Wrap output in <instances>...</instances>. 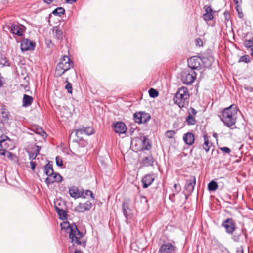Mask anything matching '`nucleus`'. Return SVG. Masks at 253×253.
Masks as SVG:
<instances>
[{
    "mask_svg": "<svg viewBox=\"0 0 253 253\" xmlns=\"http://www.w3.org/2000/svg\"><path fill=\"white\" fill-rule=\"evenodd\" d=\"M61 229L69 230V237L73 245H82L84 247L86 246V242H82L81 240L83 237V233L80 232L75 224H70L67 221L63 222L60 224Z\"/></svg>",
    "mask_w": 253,
    "mask_h": 253,
    "instance_id": "1",
    "label": "nucleus"
},
{
    "mask_svg": "<svg viewBox=\"0 0 253 253\" xmlns=\"http://www.w3.org/2000/svg\"><path fill=\"white\" fill-rule=\"evenodd\" d=\"M237 112L236 106L235 104H232L229 107L224 109L221 119L226 125L230 127L236 122Z\"/></svg>",
    "mask_w": 253,
    "mask_h": 253,
    "instance_id": "2",
    "label": "nucleus"
},
{
    "mask_svg": "<svg viewBox=\"0 0 253 253\" xmlns=\"http://www.w3.org/2000/svg\"><path fill=\"white\" fill-rule=\"evenodd\" d=\"M189 94L188 89L185 87L180 88L175 94L173 101L180 108L188 104Z\"/></svg>",
    "mask_w": 253,
    "mask_h": 253,
    "instance_id": "3",
    "label": "nucleus"
},
{
    "mask_svg": "<svg viewBox=\"0 0 253 253\" xmlns=\"http://www.w3.org/2000/svg\"><path fill=\"white\" fill-rule=\"evenodd\" d=\"M73 66V63L69 57L64 56L56 68L55 74L57 76H61Z\"/></svg>",
    "mask_w": 253,
    "mask_h": 253,
    "instance_id": "4",
    "label": "nucleus"
},
{
    "mask_svg": "<svg viewBox=\"0 0 253 253\" xmlns=\"http://www.w3.org/2000/svg\"><path fill=\"white\" fill-rule=\"evenodd\" d=\"M196 78V73L194 71H191L190 72L185 71L182 73L181 80L184 84H190L194 81Z\"/></svg>",
    "mask_w": 253,
    "mask_h": 253,
    "instance_id": "5",
    "label": "nucleus"
},
{
    "mask_svg": "<svg viewBox=\"0 0 253 253\" xmlns=\"http://www.w3.org/2000/svg\"><path fill=\"white\" fill-rule=\"evenodd\" d=\"M202 59L197 57L194 56L188 59V65L191 69L199 70L201 69V62Z\"/></svg>",
    "mask_w": 253,
    "mask_h": 253,
    "instance_id": "6",
    "label": "nucleus"
},
{
    "mask_svg": "<svg viewBox=\"0 0 253 253\" xmlns=\"http://www.w3.org/2000/svg\"><path fill=\"white\" fill-rule=\"evenodd\" d=\"M222 225L226 229V232L230 234H232L236 228L235 223L231 218H227L223 222Z\"/></svg>",
    "mask_w": 253,
    "mask_h": 253,
    "instance_id": "7",
    "label": "nucleus"
},
{
    "mask_svg": "<svg viewBox=\"0 0 253 253\" xmlns=\"http://www.w3.org/2000/svg\"><path fill=\"white\" fill-rule=\"evenodd\" d=\"M176 248L170 243L163 244L159 248V253H175Z\"/></svg>",
    "mask_w": 253,
    "mask_h": 253,
    "instance_id": "8",
    "label": "nucleus"
},
{
    "mask_svg": "<svg viewBox=\"0 0 253 253\" xmlns=\"http://www.w3.org/2000/svg\"><path fill=\"white\" fill-rule=\"evenodd\" d=\"M196 185V178L195 176H192L188 179L186 181L185 185V190L189 194L191 193Z\"/></svg>",
    "mask_w": 253,
    "mask_h": 253,
    "instance_id": "9",
    "label": "nucleus"
},
{
    "mask_svg": "<svg viewBox=\"0 0 253 253\" xmlns=\"http://www.w3.org/2000/svg\"><path fill=\"white\" fill-rule=\"evenodd\" d=\"M92 207V204L89 201L85 203H80L75 208V211L78 212H84L90 210Z\"/></svg>",
    "mask_w": 253,
    "mask_h": 253,
    "instance_id": "10",
    "label": "nucleus"
},
{
    "mask_svg": "<svg viewBox=\"0 0 253 253\" xmlns=\"http://www.w3.org/2000/svg\"><path fill=\"white\" fill-rule=\"evenodd\" d=\"M113 129L116 133L119 134L125 133L127 130L125 124L122 122H117L113 124Z\"/></svg>",
    "mask_w": 253,
    "mask_h": 253,
    "instance_id": "11",
    "label": "nucleus"
},
{
    "mask_svg": "<svg viewBox=\"0 0 253 253\" xmlns=\"http://www.w3.org/2000/svg\"><path fill=\"white\" fill-rule=\"evenodd\" d=\"M145 143H130V148L132 151L138 152L143 150H149L151 145L150 143H147V145L144 146Z\"/></svg>",
    "mask_w": 253,
    "mask_h": 253,
    "instance_id": "12",
    "label": "nucleus"
},
{
    "mask_svg": "<svg viewBox=\"0 0 253 253\" xmlns=\"http://www.w3.org/2000/svg\"><path fill=\"white\" fill-rule=\"evenodd\" d=\"M62 180V177L59 173L55 172L53 174L47 177L45 180L47 185H50L54 182H60Z\"/></svg>",
    "mask_w": 253,
    "mask_h": 253,
    "instance_id": "13",
    "label": "nucleus"
},
{
    "mask_svg": "<svg viewBox=\"0 0 253 253\" xmlns=\"http://www.w3.org/2000/svg\"><path fill=\"white\" fill-rule=\"evenodd\" d=\"M34 43L28 39H24L21 43V49L22 51L33 50Z\"/></svg>",
    "mask_w": 253,
    "mask_h": 253,
    "instance_id": "14",
    "label": "nucleus"
},
{
    "mask_svg": "<svg viewBox=\"0 0 253 253\" xmlns=\"http://www.w3.org/2000/svg\"><path fill=\"white\" fill-rule=\"evenodd\" d=\"M205 9V13L203 15V19L206 21H210L213 19L214 18V11L211 8V6H205L204 7Z\"/></svg>",
    "mask_w": 253,
    "mask_h": 253,
    "instance_id": "15",
    "label": "nucleus"
},
{
    "mask_svg": "<svg viewBox=\"0 0 253 253\" xmlns=\"http://www.w3.org/2000/svg\"><path fill=\"white\" fill-rule=\"evenodd\" d=\"M24 26L22 25L12 24L10 27V30L11 33L13 34L16 35L18 36H21L24 31Z\"/></svg>",
    "mask_w": 253,
    "mask_h": 253,
    "instance_id": "16",
    "label": "nucleus"
},
{
    "mask_svg": "<svg viewBox=\"0 0 253 253\" xmlns=\"http://www.w3.org/2000/svg\"><path fill=\"white\" fill-rule=\"evenodd\" d=\"M155 179V177L153 174H147L145 175L142 179L143 183V187L147 188L150 186Z\"/></svg>",
    "mask_w": 253,
    "mask_h": 253,
    "instance_id": "17",
    "label": "nucleus"
},
{
    "mask_svg": "<svg viewBox=\"0 0 253 253\" xmlns=\"http://www.w3.org/2000/svg\"><path fill=\"white\" fill-rule=\"evenodd\" d=\"M93 133V128L91 127H83L79 129H76V134H85L86 135H90Z\"/></svg>",
    "mask_w": 253,
    "mask_h": 253,
    "instance_id": "18",
    "label": "nucleus"
},
{
    "mask_svg": "<svg viewBox=\"0 0 253 253\" xmlns=\"http://www.w3.org/2000/svg\"><path fill=\"white\" fill-rule=\"evenodd\" d=\"M153 163L154 158L151 155L145 157L140 161V164L142 167L152 166L153 165Z\"/></svg>",
    "mask_w": 253,
    "mask_h": 253,
    "instance_id": "19",
    "label": "nucleus"
},
{
    "mask_svg": "<svg viewBox=\"0 0 253 253\" xmlns=\"http://www.w3.org/2000/svg\"><path fill=\"white\" fill-rule=\"evenodd\" d=\"M32 149L33 150V152L30 151H27L29 159L31 160H33L36 159L37 155L39 154L41 150V147L35 145Z\"/></svg>",
    "mask_w": 253,
    "mask_h": 253,
    "instance_id": "20",
    "label": "nucleus"
},
{
    "mask_svg": "<svg viewBox=\"0 0 253 253\" xmlns=\"http://www.w3.org/2000/svg\"><path fill=\"white\" fill-rule=\"evenodd\" d=\"M122 210L124 216L126 219H128L130 214V209L129 208V203L124 202L122 204Z\"/></svg>",
    "mask_w": 253,
    "mask_h": 253,
    "instance_id": "21",
    "label": "nucleus"
},
{
    "mask_svg": "<svg viewBox=\"0 0 253 253\" xmlns=\"http://www.w3.org/2000/svg\"><path fill=\"white\" fill-rule=\"evenodd\" d=\"M10 116L9 112L5 109H2V111L0 113V120L1 123L5 124L8 122Z\"/></svg>",
    "mask_w": 253,
    "mask_h": 253,
    "instance_id": "22",
    "label": "nucleus"
},
{
    "mask_svg": "<svg viewBox=\"0 0 253 253\" xmlns=\"http://www.w3.org/2000/svg\"><path fill=\"white\" fill-rule=\"evenodd\" d=\"M31 129L34 133L41 136L43 139L46 138V134L41 127L36 126H32Z\"/></svg>",
    "mask_w": 253,
    "mask_h": 253,
    "instance_id": "23",
    "label": "nucleus"
},
{
    "mask_svg": "<svg viewBox=\"0 0 253 253\" xmlns=\"http://www.w3.org/2000/svg\"><path fill=\"white\" fill-rule=\"evenodd\" d=\"M55 208L56 211L57 212L58 215L59 216L60 219L63 220L67 219V213L66 211L59 208L56 205L55 206Z\"/></svg>",
    "mask_w": 253,
    "mask_h": 253,
    "instance_id": "24",
    "label": "nucleus"
},
{
    "mask_svg": "<svg viewBox=\"0 0 253 253\" xmlns=\"http://www.w3.org/2000/svg\"><path fill=\"white\" fill-rule=\"evenodd\" d=\"M33 98L32 96L24 94L23 98V106L24 107L29 106L33 102Z\"/></svg>",
    "mask_w": 253,
    "mask_h": 253,
    "instance_id": "25",
    "label": "nucleus"
},
{
    "mask_svg": "<svg viewBox=\"0 0 253 253\" xmlns=\"http://www.w3.org/2000/svg\"><path fill=\"white\" fill-rule=\"evenodd\" d=\"M83 134H76V130L75 131H73L71 135L70 136V140L72 138H74L75 137H77L76 139L73 138L72 140L73 142H78L79 141H80L81 140H84L83 138Z\"/></svg>",
    "mask_w": 253,
    "mask_h": 253,
    "instance_id": "26",
    "label": "nucleus"
},
{
    "mask_svg": "<svg viewBox=\"0 0 253 253\" xmlns=\"http://www.w3.org/2000/svg\"><path fill=\"white\" fill-rule=\"evenodd\" d=\"M183 140L184 142H194V135L192 133H187L184 135Z\"/></svg>",
    "mask_w": 253,
    "mask_h": 253,
    "instance_id": "27",
    "label": "nucleus"
},
{
    "mask_svg": "<svg viewBox=\"0 0 253 253\" xmlns=\"http://www.w3.org/2000/svg\"><path fill=\"white\" fill-rule=\"evenodd\" d=\"M44 172L48 176V177L55 173L54 172L53 167L51 164L48 163L45 165L44 167Z\"/></svg>",
    "mask_w": 253,
    "mask_h": 253,
    "instance_id": "28",
    "label": "nucleus"
},
{
    "mask_svg": "<svg viewBox=\"0 0 253 253\" xmlns=\"http://www.w3.org/2000/svg\"><path fill=\"white\" fill-rule=\"evenodd\" d=\"M53 33L57 39H60L62 38L63 32L58 27L56 26L53 28Z\"/></svg>",
    "mask_w": 253,
    "mask_h": 253,
    "instance_id": "29",
    "label": "nucleus"
},
{
    "mask_svg": "<svg viewBox=\"0 0 253 253\" xmlns=\"http://www.w3.org/2000/svg\"><path fill=\"white\" fill-rule=\"evenodd\" d=\"M143 112H140L138 113H136L134 114V120L136 123H142V115Z\"/></svg>",
    "mask_w": 253,
    "mask_h": 253,
    "instance_id": "30",
    "label": "nucleus"
},
{
    "mask_svg": "<svg viewBox=\"0 0 253 253\" xmlns=\"http://www.w3.org/2000/svg\"><path fill=\"white\" fill-rule=\"evenodd\" d=\"M70 195L72 197H78L79 196L78 189L75 187L69 189Z\"/></svg>",
    "mask_w": 253,
    "mask_h": 253,
    "instance_id": "31",
    "label": "nucleus"
},
{
    "mask_svg": "<svg viewBox=\"0 0 253 253\" xmlns=\"http://www.w3.org/2000/svg\"><path fill=\"white\" fill-rule=\"evenodd\" d=\"M208 187L210 191H215L218 188V184L214 181H212L208 184Z\"/></svg>",
    "mask_w": 253,
    "mask_h": 253,
    "instance_id": "32",
    "label": "nucleus"
},
{
    "mask_svg": "<svg viewBox=\"0 0 253 253\" xmlns=\"http://www.w3.org/2000/svg\"><path fill=\"white\" fill-rule=\"evenodd\" d=\"M186 121L188 125H193L196 123V121L195 118L191 115H188V116L186 118Z\"/></svg>",
    "mask_w": 253,
    "mask_h": 253,
    "instance_id": "33",
    "label": "nucleus"
},
{
    "mask_svg": "<svg viewBox=\"0 0 253 253\" xmlns=\"http://www.w3.org/2000/svg\"><path fill=\"white\" fill-rule=\"evenodd\" d=\"M65 13V9L62 7H58L52 12V14L54 15L61 16V14H63Z\"/></svg>",
    "mask_w": 253,
    "mask_h": 253,
    "instance_id": "34",
    "label": "nucleus"
},
{
    "mask_svg": "<svg viewBox=\"0 0 253 253\" xmlns=\"http://www.w3.org/2000/svg\"><path fill=\"white\" fill-rule=\"evenodd\" d=\"M0 65H1L2 67L9 66L6 58L2 55H0Z\"/></svg>",
    "mask_w": 253,
    "mask_h": 253,
    "instance_id": "35",
    "label": "nucleus"
},
{
    "mask_svg": "<svg viewBox=\"0 0 253 253\" xmlns=\"http://www.w3.org/2000/svg\"><path fill=\"white\" fill-rule=\"evenodd\" d=\"M149 93L150 97L154 98L157 97L159 95L158 92L154 88H150L149 90Z\"/></svg>",
    "mask_w": 253,
    "mask_h": 253,
    "instance_id": "36",
    "label": "nucleus"
},
{
    "mask_svg": "<svg viewBox=\"0 0 253 253\" xmlns=\"http://www.w3.org/2000/svg\"><path fill=\"white\" fill-rule=\"evenodd\" d=\"M150 118V116L148 113L143 112L142 115V123H146Z\"/></svg>",
    "mask_w": 253,
    "mask_h": 253,
    "instance_id": "37",
    "label": "nucleus"
},
{
    "mask_svg": "<svg viewBox=\"0 0 253 253\" xmlns=\"http://www.w3.org/2000/svg\"><path fill=\"white\" fill-rule=\"evenodd\" d=\"M175 134V132L173 130L167 131L165 133V136L166 137L169 138H173Z\"/></svg>",
    "mask_w": 253,
    "mask_h": 253,
    "instance_id": "38",
    "label": "nucleus"
},
{
    "mask_svg": "<svg viewBox=\"0 0 253 253\" xmlns=\"http://www.w3.org/2000/svg\"><path fill=\"white\" fill-rule=\"evenodd\" d=\"M239 62H244L245 63H249L250 62V57L249 55H245L244 56H242L240 57V60L239 61Z\"/></svg>",
    "mask_w": 253,
    "mask_h": 253,
    "instance_id": "39",
    "label": "nucleus"
},
{
    "mask_svg": "<svg viewBox=\"0 0 253 253\" xmlns=\"http://www.w3.org/2000/svg\"><path fill=\"white\" fill-rule=\"evenodd\" d=\"M253 44V42L251 40V39L246 40L244 42V45L245 47L247 48H250L252 46Z\"/></svg>",
    "mask_w": 253,
    "mask_h": 253,
    "instance_id": "40",
    "label": "nucleus"
},
{
    "mask_svg": "<svg viewBox=\"0 0 253 253\" xmlns=\"http://www.w3.org/2000/svg\"><path fill=\"white\" fill-rule=\"evenodd\" d=\"M67 84L65 85V89L67 90L69 93H72V86L71 83H70L67 80L66 81Z\"/></svg>",
    "mask_w": 253,
    "mask_h": 253,
    "instance_id": "41",
    "label": "nucleus"
},
{
    "mask_svg": "<svg viewBox=\"0 0 253 253\" xmlns=\"http://www.w3.org/2000/svg\"><path fill=\"white\" fill-rule=\"evenodd\" d=\"M7 158L11 160H16L17 159L16 156L12 153L11 152H7Z\"/></svg>",
    "mask_w": 253,
    "mask_h": 253,
    "instance_id": "42",
    "label": "nucleus"
},
{
    "mask_svg": "<svg viewBox=\"0 0 253 253\" xmlns=\"http://www.w3.org/2000/svg\"><path fill=\"white\" fill-rule=\"evenodd\" d=\"M212 143H203V148L207 152L209 151L210 147L212 146Z\"/></svg>",
    "mask_w": 253,
    "mask_h": 253,
    "instance_id": "43",
    "label": "nucleus"
},
{
    "mask_svg": "<svg viewBox=\"0 0 253 253\" xmlns=\"http://www.w3.org/2000/svg\"><path fill=\"white\" fill-rule=\"evenodd\" d=\"M56 164L58 166L61 167L63 165V161L60 157L57 156L56 157Z\"/></svg>",
    "mask_w": 253,
    "mask_h": 253,
    "instance_id": "44",
    "label": "nucleus"
},
{
    "mask_svg": "<svg viewBox=\"0 0 253 253\" xmlns=\"http://www.w3.org/2000/svg\"><path fill=\"white\" fill-rule=\"evenodd\" d=\"M6 140L10 141V138L6 135H2L0 138V142H4Z\"/></svg>",
    "mask_w": 253,
    "mask_h": 253,
    "instance_id": "45",
    "label": "nucleus"
},
{
    "mask_svg": "<svg viewBox=\"0 0 253 253\" xmlns=\"http://www.w3.org/2000/svg\"><path fill=\"white\" fill-rule=\"evenodd\" d=\"M197 113V111L193 108H191L188 112V115H191L192 116L195 115Z\"/></svg>",
    "mask_w": 253,
    "mask_h": 253,
    "instance_id": "46",
    "label": "nucleus"
},
{
    "mask_svg": "<svg viewBox=\"0 0 253 253\" xmlns=\"http://www.w3.org/2000/svg\"><path fill=\"white\" fill-rule=\"evenodd\" d=\"M220 149L223 152L227 154H229L231 151L230 149L226 147H221Z\"/></svg>",
    "mask_w": 253,
    "mask_h": 253,
    "instance_id": "47",
    "label": "nucleus"
},
{
    "mask_svg": "<svg viewBox=\"0 0 253 253\" xmlns=\"http://www.w3.org/2000/svg\"><path fill=\"white\" fill-rule=\"evenodd\" d=\"M174 187L177 193H179L181 191V186L179 184H175L174 185Z\"/></svg>",
    "mask_w": 253,
    "mask_h": 253,
    "instance_id": "48",
    "label": "nucleus"
},
{
    "mask_svg": "<svg viewBox=\"0 0 253 253\" xmlns=\"http://www.w3.org/2000/svg\"><path fill=\"white\" fill-rule=\"evenodd\" d=\"M85 195L87 196L90 195L92 199H94V197H93V194L90 190H86L85 192Z\"/></svg>",
    "mask_w": 253,
    "mask_h": 253,
    "instance_id": "49",
    "label": "nucleus"
},
{
    "mask_svg": "<svg viewBox=\"0 0 253 253\" xmlns=\"http://www.w3.org/2000/svg\"><path fill=\"white\" fill-rule=\"evenodd\" d=\"M30 165H31V169H32V170H34L35 169L36 166V163L35 162H33L32 161L30 162Z\"/></svg>",
    "mask_w": 253,
    "mask_h": 253,
    "instance_id": "50",
    "label": "nucleus"
},
{
    "mask_svg": "<svg viewBox=\"0 0 253 253\" xmlns=\"http://www.w3.org/2000/svg\"><path fill=\"white\" fill-rule=\"evenodd\" d=\"M196 42H197V44L198 45V46H202V43H203V42L202 41L198 38L196 40Z\"/></svg>",
    "mask_w": 253,
    "mask_h": 253,
    "instance_id": "51",
    "label": "nucleus"
},
{
    "mask_svg": "<svg viewBox=\"0 0 253 253\" xmlns=\"http://www.w3.org/2000/svg\"><path fill=\"white\" fill-rule=\"evenodd\" d=\"M76 1V0H66V2L67 3L73 4Z\"/></svg>",
    "mask_w": 253,
    "mask_h": 253,
    "instance_id": "52",
    "label": "nucleus"
},
{
    "mask_svg": "<svg viewBox=\"0 0 253 253\" xmlns=\"http://www.w3.org/2000/svg\"><path fill=\"white\" fill-rule=\"evenodd\" d=\"M6 153V151L5 149H0V154L1 155H5Z\"/></svg>",
    "mask_w": 253,
    "mask_h": 253,
    "instance_id": "53",
    "label": "nucleus"
},
{
    "mask_svg": "<svg viewBox=\"0 0 253 253\" xmlns=\"http://www.w3.org/2000/svg\"><path fill=\"white\" fill-rule=\"evenodd\" d=\"M236 253H243V249L242 248H238L237 250Z\"/></svg>",
    "mask_w": 253,
    "mask_h": 253,
    "instance_id": "54",
    "label": "nucleus"
},
{
    "mask_svg": "<svg viewBox=\"0 0 253 253\" xmlns=\"http://www.w3.org/2000/svg\"><path fill=\"white\" fill-rule=\"evenodd\" d=\"M54 0H43V1L48 4H50L51 3H52Z\"/></svg>",
    "mask_w": 253,
    "mask_h": 253,
    "instance_id": "55",
    "label": "nucleus"
},
{
    "mask_svg": "<svg viewBox=\"0 0 253 253\" xmlns=\"http://www.w3.org/2000/svg\"><path fill=\"white\" fill-rule=\"evenodd\" d=\"M219 136V134L216 133H214L213 134V136L215 138V140L217 142L218 141V137Z\"/></svg>",
    "mask_w": 253,
    "mask_h": 253,
    "instance_id": "56",
    "label": "nucleus"
},
{
    "mask_svg": "<svg viewBox=\"0 0 253 253\" xmlns=\"http://www.w3.org/2000/svg\"><path fill=\"white\" fill-rule=\"evenodd\" d=\"M234 240L235 241L238 242L239 241V237H236V236H234Z\"/></svg>",
    "mask_w": 253,
    "mask_h": 253,
    "instance_id": "57",
    "label": "nucleus"
},
{
    "mask_svg": "<svg viewBox=\"0 0 253 253\" xmlns=\"http://www.w3.org/2000/svg\"><path fill=\"white\" fill-rule=\"evenodd\" d=\"M246 89H247L248 90L250 91H253V88L252 87H247V88H246Z\"/></svg>",
    "mask_w": 253,
    "mask_h": 253,
    "instance_id": "58",
    "label": "nucleus"
},
{
    "mask_svg": "<svg viewBox=\"0 0 253 253\" xmlns=\"http://www.w3.org/2000/svg\"><path fill=\"white\" fill-rule=\"evenodd\" d=\"M234 0L235 1V3H236V4L241 2V1H242V0Z\"/></svg>",
    "mask_w": 253,
    "mask_h": 253,
    "instance_id": "59",
    "label": "nucleus"
},
{
    "mask_svg": "<svg viewBox=\"0 0 253 253\" xmlns=\"http://www.w3.org/2000/svg\"><path fill=\"white\" fill-rule=\"evenodd\" d=\"M204 142H208V140L207 139V137L205 136H204Z\"/></svg>",
    "mask_w": 253,
    "mask_h": 253,
    "instance_id": "60",
    "label": "nucleus"
},
{
    "mask_svg": "<svg viewBox=\"0 0 253 253\" xmlns=\"http://www.w3.org/2000/svg\"><path fill=\"white\" fill-rule=\"evenodd\" d=\"M74 253H81V251L80 250H75Z\"/></svg>",
    "mask_w": 253,
    "mask_h": 253,
    "instance_id": "61",
    "label": "nucleus"
},
{
    "mask_svg": "<svg viewBox=\"0 0 253 253\" xmlns=\"http://www.w3.org/2000/svg\"><path fill=\"white\" fill-rule=\"evenodd\" d=\"M3 85V83L1 79H0V87L2 86Z\"/></svg>",
    "mask_w": 253,
    "mask_h": 253,
    "instance_id": "62",
    "label": "nucleus"
},
{
    "mask_svg": "<svg viewBox=\"0 0 253 253\" xmlns=\"http://www.w3.org/2000/svg\"><path fill=\"white\" fill-rule=\"evenodd\" d=\"M251 50H252V53H251V54H252V56H253V47H252V48H251Z\"/></svg>",
    "mask_w": 253,
    "mask_h": 253,
    "instance_id": "63",
    "label": "nucleus"
},
{
    "mask_svg": "<svg viewBox=\"0 0 253 253\" xmlns=\"http://www.w3.org/2000/svg\"><path fill=\"white\" fill-rule=\"evenodd\" d=\"M2 144L3 143H0V147L2 148L3 147V145H2Z\"/></svg>",
    "mask_w": 253,
    "mask_h": 253,
    "instance_id": "64",
    "label": "nucleus"
}]
</instances>
